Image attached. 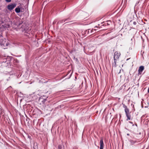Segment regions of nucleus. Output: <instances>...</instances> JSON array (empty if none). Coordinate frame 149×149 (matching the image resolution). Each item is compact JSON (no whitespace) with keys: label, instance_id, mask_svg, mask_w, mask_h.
Returning <instances> with one entry per match:
<instances>
[{"label":"nucleus","instance_id":"17","mask_svg":"<svg viewBox=\"0 0 149 149\" xmlns=\"http://www.w3.org/2000/svg\"><path fill=\"white\" fill-rule=\"evenodd\" d=\"M141 107H142V108H143V105Z\"/></svg>","mask_w":149,"mask_h":149},{"label":"nucleus","instance_id":"10","mask_svg":"<svg viewBox=\"0 0 149 149\" xmlns=\"http://www.w3.org/2000/svg\"><path fill=\"white\" fill-rule=\"evenodd\" d=\"M2 26L3 27V30L4 29H6V26L5 25H2Z\"/></svg>","mask_w":149,"mask_h":149},{"label":"nucleus","instance_id":"15","mask_svg":"<svg viewBox=\"0 0 149 149\" xmlns=\"http://www.w3.org/2000/svg\"><path fill=\"white\" fill-rule=\"evenodd\" d=\"M148 93H149V87L148 88Z\"/></svg>","mask_w":149,"mask_h":149},{"label":"nucleus","instance_id":"21","mask_svg":"<svg viewBox=\"0 0 149 149\" xmlns=\"http://www.w3.org/2000/svg\"><path fill=\"white\" fill-rule=\"evenodd\" d=\"M132 106H133V107H134V105H133Z\"/></svg>","mask_w":149,"mask_h":149},{"label":"nucleus","instance_id":"8","mask_svg":"<svg viewBox=\"0 0 149 149\" xmlns=\"http://www.w3.org/2000/svg\"><path fill=\"white\" fill-rule=\"evenodd\" d=\"M15 11L17 13H19L20 12V8L19 7L16 8L15 9Z\"/></svg>","mask_w":149,"mask_h":149},{"label":"nucleus","instance_id":"9","mask_svg":"<svg viewBox=\"0 0 149 149\" xmlns=\"http://www.w3.org/2000/svg\"><path fill=\"white\" fill-rule=\"evenodd\" d=\"M136 143H137V142L136 141H134L133 140H131V145H133Z\"/></svg>","mask_w":149,"mask_h":149},{"label":"nucleus","instance_id":"7","mask_svg":"<svg viewBox=\"0 0 149 149\" xmlns=\"http://www.w3.org/2000/svg\"><path fill=\"white\" fill-rule=\"evenodd\" d=\"M125 112L126 114V116L127 117V120L128 119L130 120V116H129L128 115V112H129L128 110L127 109H125Z\"/></svg>","mask_w":149,"mask_h":149},{"label":"nucleus","instance_id":"1","mask_svg":"<svg viewBox=\"0 0 149 149\" xmlns=\"http://www.w3.org/2000/svg\"><path fill=\"white\" fill-rule=\"evenodd\" d=\"M120 55V52H116L114 54V62L116 63V61L119 58Z\"/></svg>","mask_w":149,"mask_h":149},{"label":"nucleus","instance_id":"3","mask_svg":"<svg viewBox=\"0 0 149 149\" xmlns=\"http://www.w3.org/2000/svg\"><path fill=\"white\" fill-rule=\"evenodd\" d=\"M131 124H132V126L131 127V129L133 131H134L135 130H136L137 129V124L136 123H135V125L133 123L131 122Z\"/></svg>","mask_w":149,"mask_h":149},{"label":"nucleus","instance_id":"19","mask_svg":"<svg viewBox=\"0 0 149 149\" xmlns=\"http://www.w3.org/2000/svg\"><path fill=\"white\" fill-rule=\"evenodd\" d=\"M139 3V2H138V3H136V4H137V3Z\"/></svg>","mask_w":149,"mask_h":149},{"label":"nucleus","instance_id":"6","mask_svg":"<svg viewBox=\"0 0 149 149\" xmlns=\"http://www.w3.org/2000/svg\"><path fill=\"white\" fill-rule=\"evenodd\" d=\"M6 39L4 38L1 39L0 40V43L1 45H4L5 44L7 45V44H6Z\"/></svg>","mask_w":149,"mask_h":149},{"label":"nucleus","instance_id":"14","mask_svg":"<svg viewBox=\"0 0 149 149\" xmlns=\"http://www.w3.org/2000/svg\"><path fill=\"white\" fill-rule=\"evenodd\" d=\"M133 24L134 25H136V22H133Z\"/></svg>","mask_w":149,"mask_h":149},{"label":"nucleus","instance_id":"20","mask_svg":"<svg viewBox=\"0 0 149 149\" xmlns=\"http://www.w3.org/2000/svg\"><path fill=\"white\" fill-rule=\"evenodd\" d=\"M132 104H131V106H132Z\"/></svg>","mask_w":149,"mask_h":149},{"label":"nucleus","instance_id":"4","mask_svg":"<svg viewBox=\"0 0 149 149\" xmlns=\"http://www.w3.org/2000/svg\"><path fill=\"white\" fill-rule=\"evenodd\" d=\"M144 69V67L142 65L140 66L138 69V74H141Z\"/></svg>","mask_w":149,"mask_h":149},{"label":"nucleus","instance_id":"11","mask_svg":"<svg viewBox=\"0 0 149 149\" xmlns=\"http://www.w3.org/2000/svg\"><path fill=\"white\" fill-rule=\"evenodd\" d=\"M132 45H133V46H134L135 44V40H134V41H133L132 42Z\"/></svg>","mask_w":149,"mask_h":149},{"label":"nucleus","instance_id":"18","mask_svg":"<svg viewBox=\"0 0 149 149\" xmlns=\"http://www.w3.org/2000/svg\"><path fill=\"white\" fill-rule=\"evenodd\" d=\"M132 38L131 39V40L132 41Z\"/></svg>","mask_w":149,"mask_h":149},{"label":"nucleus","instance_id":"16","mask_svg":"<svg viewBox=\"0 0 149 149\" xmlns=\"http://www.w3.org/2000/svg\"><path fill=\"white\" fill-rule=\"evenodd\" d=\"M127 135L129 136L130 135V134H127Z\"/></svg>","mask_w":149,"mask_h":149},{"label":"nucleus","instance_id":"12","mask_svg":"<svg viewBox=\"0 0 149 149\" xmlns=\"http://www.w3.org/2000/svg\"><path fill=\"white\" fill-rule=\"evenodd\" d=\"M12 0H5L6 2H10Z\"/></svg>","mask_w":149,"mask_h":149},{"label":"nucleus","instance_id":"13","mask_svg":"<svg viewBox=\"0 0 149 149\" xmlns=\"http://www.w3.org/2000/svg\"><path fill=\"white\" fill-rule=\"evenodd\" d=\"M134 16V14L133 13H131V17H132V16Z\"/></svg>","mask_w":149,"mask_h":149},{"label":"nucleus","instance_id":"2","mask_svg":"<svg viewBox=\"0 0 149 149\" xmlns=\"http://www.w3.org/2000/svg\"><path fill=\"white\" fill-rule=\"evenodd\" d=\"M16 5L15 3H13L8 5L7 6L8 9L9 10H13L16 6Z\"/></svg>","mask_w":149,"mask_h":149},{"label":"nucleus","instance_id":"5","mask_svg":"<svg viewBox=\"0 0 149 149\" xmlns=\"http://www.w3.org/2000/svg\"><path fill=\"white\" fill-rule=\"evenodd\" d=\"M104 145L103 139L101 138L100 141V149H103Z\"/></svg>","mask_w":149,"mask_h":149}]
</instances>
